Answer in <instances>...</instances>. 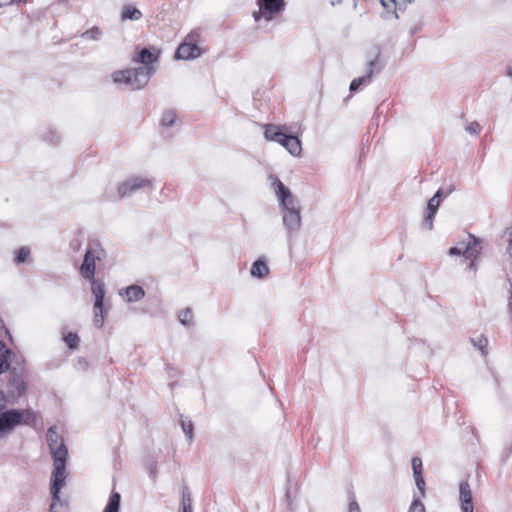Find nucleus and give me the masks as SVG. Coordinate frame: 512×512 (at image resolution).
Instances as JSON below:
<instances>
[{
	"label": "nucleus",
	"instance_id": "7c9ffc66",
	"mask_svg": "<svg viewBox=\"0 0 512 512\" xmlns=\"http://www.w3.org/2000/svg\"><path fill=\"white\" fill-rule=\"evenodd\" d=\"M408 512H425V506L419 499H415L410 505Z\"/></svg>",
	"mask_w": 512,
	"mask_h": 512
},
{
	"label": "nucleus",
	"instance_id": "6ab92c4d",
	"mask_svg": "<svg viewBox=\"0 0 512 512\" xmlns=\"http://www.w3.org/2000/svg\"><path fill=\"white\" fill-rule=\"evenodd\" d=\"M269 274L267 263L262 260H256L251 267V275L257 278H263Z\"/></svg>",
	"mask_w": 512,
	"mask_h": 512
},
{
	"label": "nucleus",
	"instance_id": "f3484780",
	"mask_svg": "<svg viewBox=\"0 0 512 512\" xmlns=\"http://www.w3.org/2000/svg\"><path fill=\"white\" fill-rule=\"evenodd\" d=\"M382 6L387 10L389 13H393L397 16V11L403 10L408 3H410V0H380Z\"/></svg>",
	"mask_w": 512,
	"mask_h": 512
},
{
	"label": "nucleus",
	"instance_id": "f8f14e48",
	"mask_svg": "<svg viewBox=\"0 0 512 512\" xmlns=\"http://www.w3.org/2000/svg\"><path fill=\"white\" fill-rule=\"evenodd\" d=\"M8 390L12 396L16 397L22 396L25 393L26 383L22 372L18 373L16 369L11 371Z\"/></svg>",
	"mask_w": 512,
	"mask_h": 512
},
{
	"label": "nucleus",
	"instance_id": "412c9836",
	"mask_svg": "<svg viewBox=\"0 0 512 512\" xmlns=\"http://www.w3.org/2000/svg\"><path fill=\"white\" fill-rule=\"evenodd\" d=\"M142 17L140 10L131 5H126L122 9L121 18L122 20H138Z\"/></svg>",
	"mask_w": 512,
	"mask_h": 512
},
{
	"label": "nucleus",
	"instance_id": "b1692460",
	"mask_svg": "<svg viewBox=\"0 0 512 512\" xmlns=\"http://www.w3.org/2000/svg\"><path fill=\"white\" fill-rule=\"evenodd\" d=\"M47 442L49 448H53L59 445V443H63L62 438L58 435L55 428L51 427L47 431Z\"/></svg>",
	"mask_w": 512,
	"mask_h": 512
},
{
	"label": "nucleus",
	"instance_id": "cd10ccee",
	"mask_svg": "<svg viewBox=\"0 0 512 512\" xmlns=\"http://www.w3.org/2000/svg\"><path fill=\"white\" fill-rule=\"evenodd\" d=\"M177 119V115L174 111H166L161 119L162 126L170 127L172 126Z\"/></svg>",
	"mask_w": 512,
	"mask_h": 512
},
{
	"label": "nucleus",
	"instance_id": "4468645a",
	"mask_svg": "<svg viewBox=\"0 0 512 512\" xmlns=\"http://www.w3.org/2000/svg\"><path fill=\"white\" fill-rule=\"evenodd\" d=\"M159 59V51L152 52L150 49L143 48L135 52L132 61L143 64L142 67H153L152 64Z\"/></svg>",
	"mask_w": 512,
	"mask_h": 512
},
{
	"label": "nucleus",
	"instance_id": "1a4fd4ad",
	"mask_svg": "<svg viewBox=\"0 0 512 512\" xmlns=\"http://www.w3.org/2000/svg\"><path fill=\"white\" fill-rule=\"evenodd\" d=\"M481 252L480 241L474 235L469 234V241L465 245V249L462 251L459 247H451L449 249V255H460L463 254L465 259L470 260L469 268L475 270V260L478 258Z\"/></svg>",
	"mask_w": 512,
	"mask_h": 512
},
{
	"label": "nucleus",
	"instance_id": "c9c22d12",
	"mask_svg": "<svg viewBox=\"0 0 512 512\" xmlns=\"http://www.w3.org/2000/svg\"><path fill=\"white\" fill-rule=\"evenodd\" d=\"M349 512H361L360 507L356 501L349 503Z\"/></svg>",
	"mask_w": 512,
	"mask_h": 512
},
{
	"label": "nucleus",
	"instance_id": "6e6552de",
	"mask_svg": "<svg viewBox=\"0 0 512 512\" xmlns=\"http://www.w3.org/2000/svg\"><path fill=\"white\" fill-rule=\"evenodd\" d=\"M91 282V290L95 297L94 301V318L93 322L96 327L101 328L104 323V307H103V301L105 296V287L102 282H98L93 279Z\"/></svg>",
	"mask_w": 512,
	"mask_h": 512
},
{
	"label": "nucleus",
	"instance_id": "9b49d317",
	"mask_svg": "<svg viewBox=\"0 0 512 512\" xmlns=\"http://www.w3.org/2000/svg\"><path fill=\"white\" fill-rule=\"evenodd\" d=\"M276 194L285 211H291L298 208L291 192L280 180L276 182Z\"/></svg>",
	"mask_w": 512,
	"mask_h": 512
},
{
	"label": "nucleus",
	"instance_id": "9d476101",
	"mask_svg": "<svg viewBox=\"0 0 512 512\" xmlns=\"http://www.w3.org/2000/svg\"><path fill=\"white\" fill-rule=\"evenodd\" d=\"M152 187V181L146 178L142 177H133L125 182H123L119 188L118 192L120 196L124 197L126 195H129L133 192H135L138 189L141 188H151Z\"/></svg>",
	"mask_w": 512,
	"mask_h": 512
},
{
	"label": "nucleus",
	"instance_id": "ea45409f",
	"mask_svg": "<svg viewBox=\"0 0 512 512\" xmlns=\"http://www.w3.org/2000/svg\"><path fill=\"white\" fill-rule=\"evenodd\" d=\"M27 0H12V2H16V3H22V2H26Z\"/></svg>",
	"mask_w": 512,
	"mask_h": 512
},
{
	"label": "nucleus",
	"instance_id": "4be33fe9",
	"mask_svg": "<svg viewBox=\"0 0 512 512\" xmlns=\"http://www.w3.org/2000/svg\"><path fill=\"white\" fill-rule=\"evenodd\" d=\"M373 65H374V62H370V69H369V73L367 76L355 78L352 80V82L350 83V91L354 92V91L358 90V88L362 84H367L370 82L372 74H373V68H372Z\"/></svg>",
	"mask_w": 512,
	"mask_h": 512
},
{
	"label": "nucleus",
	"instance_id": "4c0bfd02",
	"mask_svg": "<svg viewBox=\"0 0 512 512\" xmlns=\"http://www.w3.org/2000/svg\"><path fill=\"white\" fill-rule=\"evenodd\" d=\"M4 400H5V396H4L3 392L0 391V407L2 406Z\"/></svg>",
	"mask_w": 512,
	"mask_h": 512
},
{
	"label": "nucleus",
	"instance_id": "f257e3e1",
	"mask_svg": "<svg viewBox=\"0 0 512 512\" xmlns=\"http://www.w3.org/2000/svg\"><path fill=\"white\" fill-rule=\"evenodd\" d=\"M53 461L54 469L51 476V495L52 503L50 505V512H57L56 508L60 503V491L65 485L67 473H66V461L68 456V450L64 443H59L58 446L50 449Z\"/></svg>",
	"mask_w": 512,
	"mask_h": 512
},
{
	"label": "nucleus",
	"instance_id": "2eb2a0df",
	"mask_svg": "<svg viewBox=\"0 0 512 512\" xmlns=\"http://www.w3.org/2000/svg\"><path fill=\"white\" fill-rule=\"evenodd\" d=\"M283 222L289 230H298L301 226V215L299 208L291 211H285Z\"/></svg>",
	"mask_w": 512,
	"mask_h": 512
},
{
	"label": "nucleus",
	"instance_id": "a878e982",
	"mask_svg": "<svg viewBox=\"0 0 512 512\" xmlns=\"http://www.w3.org/2000/svg\"><path fill=\"white\" fill-rule=\"evenodd\" d=\"M179 321L184 325H190L193 322V312L190 308L182 309L178 313Z\"/></svg>",
	"mask_w": 512,
	"mask_h": 512
},
{
	"label": "nucleus",
	"instance_id": "473e14b6",
	"mask_svg": "<svg viewBox=\"0 0 512 512\" xmlns=\"http://www.w3.org/2000/svg\"><path fill=\"white\" fill-rule=\"evenodd\" d=\"M415 483L422 496L425 495V481L422 475H415Z\"/></svg>",
	"mask_w": 512,
	"mask_h": 512
},
{
	"label": "nucleus",
	"instance_id": "7ed1b4c3",
	"mask_svg": "<svg viewBox=\"0 0 512 512\" xmlns=\"http://www.w3.org/2000/svg\"><path fill=\"white\" fill-rule=\"evenodd\" d=\"M155 67H137L117 70L112 73L114 83L129 85L133 90H138L147 85Z\"/></svg>",
	"mask_w": 512,
	"mask_h": 512
},
{
	"label": "nucleus",
	"instance_id": "aec40b11",
	"mask_svg": "<svg viewBox=\"0 0 512 512\" xmlns=\"http://www.w3.org/2000/svg\"><path fill=\"white\" fill-rule=\"evenodd\" d=\"M145 296V292L142 287L138 285H132L126 288L125 297L128 302L139 301Z\"/></svg>",
	"mask_w": 512,
	"mask_h": 512
},
{
	"label": "nucleus",
	"instance_id": "423d86ee",
	"mask_svg": "<svg viewBox=\"0 0 512 512\" xmlns=\"http://www.w3.org/2000/svg\"><path fill=\"white\" fill-rule=\"evenodd\" d=\"M258 10L252 13L256 22L261 19L272 21L281 17L286 8L285 0H257Z\"/></svg>",
	"mask_w": 512,
	"mask_h": 512
},
{
	"label": "nucleus",
	"instance_id": "dca6fc26",
	"mask_svg": "<svg viewBox=\"0 0 512 512\" xmlns=\"http://www.w3.org/2000/svg\"><path fill=\"white\" fill-rule=\"evenodd\" d=\"M442 193L441 191H437V193L428 201L427 205V215L425 217V220L429 226V228H432V222L433 218L437 212V209L440 205Z\"/></svg>",
	"mask_w": 512,
	"mask_h": 512
},
{
	"label": "nucleus",
	"instance_id": "39448f33",
	"mask_svg": "<svg viewBox=\"0 0 512 512\" xmlns=\"http://www.w3.org/2000/svg\"><path fill=\"white\" fill-rule=\"evenodd\" d=\"M105 257L106 251L100 242L97 240L90 241L80 266L81 276L88 281H93L95 278L96 261H102Z\"/></svg>",
	"mask_w": 512,
	"mask_h": 512
},
{
	"label": "nucleus",
	"instance_id": "ddd939ff",
	"mask_svg": "<svg viewBox=\"0 0 512 512\" xmlns=\"http://www.w3.org/2000/svg\"><path fill=\"white\" fill-rule=\"evenodd\" d=\"M461 511L474 512V505L472 501V491L468 481H462L459 487Z\"/></svg>",
	"mask_w": 512,
	"mask_h": 512
},
{
	"label": "nucleus",
	"instance_id": "72a5a7b5",
	"mask_svg": "<svg viewBox=\"0 0 512 512\" xmlns=\"http://www.w3.org/2000/svg\"><path fill=\"white\" fill-rule=\"evenodd\" d=\"M182 428H183V431L185 432V434L191 439L192 433H193L192 423L190 421L188 423L182 422Z\"/></svg>",
	"mask_w": 512,
	"mask_h": 512
},
{
	"label": "nucleus",
	"instance_id": "2f4dec72",
	"mask_svg": "<svg viewBox=\"0 0 512 512\" xmlns=\"http://www.w3.org/2000/svg\"><path fill=\"white\" fill-rule=\"evenodd\" d=\"M188 505H189V507H193L192 506L191 495L188 492V490L186 488H184L183 491H182L181 506L183 508V507H186Z\"/></svg>",
	"mask_w": 512,
	"mask_h": 512
},
{
	"label": "nucleus",
	"instance_id": "e433bc0d",
	"mask_svg": "<svg viewBox=\"0 0 512 512\" xmlns=\"http://www.w3.org/2000/svg\"><path fill=\"white\" fill-rule=\"evenodd\" d=\"M182 512H193V507H189V505L186 507H183Z\"/></svg>",
	"mask_w": 512,
	"mask_h": 512
},
{
	"label": "nucleus",
	"instance_id": "5701e85b",
	"mask_svg": "<svg viewBox=\"0 0 512 512\" xmlns=\"http://www.w3.org/2000/svg\"><path fill=\"white\" fill-rule=\"evenodd\" d=\"M121 496L118 492H112L103 512H119Z\"/></svg>",
	"mask_w": 512,
	"mask_h": 512
},
{
	"label": "nucleus",
	"instance_id": "0eeeda50",
	"mask_svg": "<svg viewBox=\"0 0 512 512\" xmlns=\"http://www.w3.org/2000/svg\"><path fill=\"white\" fill-rule=\"evenodd\" d=\"M200 41V32L198 30L191 31L179 45L175 57L183 60L199 57L203 53V49L199 45Z\"/></svg>",
	"mask_w": 512,
	"mask_h": 512
},
{
	"label": "nucleus",
	"instance_id": "58836bf2",
	"mask_svg": "<svg viewBox=\"0 0 512 512\" xmlns=\"http://www.w3.org/2000/svg\"><path fill=\"white\" fill-rule=\"evenodd\" d=\"M508 75L512 77V65L508 68Z\"/></svg>",
	"mask_w": 512,
	"mask_h": 512
},
{
	"label": "nucleus",
	"instance_id": "f03ea898",
	"mask_svg": "<svg viewBox=\"0 0 512 512\" xmlns=\"http://www.w3.org/2000/svg\"><path fill=\"white\" fill-rule=\"evenodd\" d=\"M264 137L268 141H274L282 145L291 155L299 156L302 151L301 141L297 136L288 134L289 127L286 125L265 124L263 125Z\"/></svg>",
	"mask_w": 512,
	"mask_h": 512
},
{
	"label": "nucleus",
	"instance_id": "393cba45",
	"mask_svg": "<svg viewBox=\"0 0 512 512\" xmlns=\"http://www.w3.org/2000/svg\"><path fill=\"white\" fill-rule=\"evenodd\" d=\"M471 342L479 351H481L482 355H486L488 353V340L485 336L479 335L475 338H472Z\"/></svg>",
	"mask_w": 512,
	"mask_h": 512
},
{
	"label": "nucleus",
	"instance_id": "20e7f679",
	"mask_svg": "<svg viewBox=\"0 0 512 512\" xmlns=\"http://www.w3.org/2000/svg\"><path fill=\"white\" fill-rule=\"evenodd\" d=\"M36 413L31 409H11L0 414V434L13 430L18 425H35Z\"/></svg>",
	"mask_w": 512,
	"mask_h": 512
},
{
	"label": "nucleus",
	"instance_id": "c85d7f7f",
	"mask_svg": "<svg viewBox=\"0 0 512 512\" xmlns=\"http://www.w3.org/2000/svg\"><path fill=\"white\" fill-rule=\"evenodd\" d=\"M64 341L69 348L75 349L78 347L80 339L77 334L70 332L64 337Z\"/></svg>",
	"mask_w": 512,
	"mask_h": 512
},
{
	"label": "nucleus",
	"instance_id": "c756f323",
	"mask_svg": "<svg viewBox=\"0 0 512 512\" xmlns=\"http://www.w3.org/2000/svg\"><path fill=\"white\" fill-rule=\"evenodd\" d=\"M412 469H413L414 476L422 475V470H423L422 460L419 457H414L412 459Z\"/></svg>",
	"mask_w": 512,
	"mask_h": 512
},
{
	"label": "nucleus",
	"instance_id": "bb28decb",
	"mask_svg": "<svg viewBox=\"0 0 512 512\" xmlns=\"http://www.w3.org/2000/svg\"><path fill=\"white\" fill-rule=\"evenodd\" d=\"M30 256V249L28 247H21L15 252V262L20 264L27 261Z\"/></svg>",
	"mask_w": 512,
	"mask_h": 512
},
{
	"label": "nucleus",
	"instance_id": "a211bd4d",
	"mask_svg": "<svg viewBox=\"0 0 512 512\" xmlns=\"http://www.w3.org/2000/svg\"><path fill=\"white\" fill-rule=\"evenodd\" d=\"M12 351L6 347V344L0 341V375L7 371L10 367Z\"/></svg>",
	"mask_w": 512,
	"mask_h": 512
},
{
	"label": "nucleus",
	"instance_id": "f704fd0d",
	"mask_svg": "<svg viewBox=\"0 0 512 512\" xmlns=\"http://www.w3.org/2000/svg\"><path fill=\"white\" fill-rule=\"evenodd\" d=\"M467 130L472 133V134H479L480 131H481V126L476 123V122H473L471 123L468 127H467Z\"/></svg>",
	"mask_w": 512,
	"mask_h": 512
}]
</instances>
